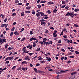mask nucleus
<instances>
[{
	"mask_svg": "<svg viewBox=\"0 0 79 79\" xmlns=\"http://www.w3.org/2000/svg\"><path fill=\"white\" fill-rule=\"evenodd\" d=\"M46 21L45 20H44V19L40 20V21L42 22L41 23V25H43V24H46V23H45L44 22V21Z\"/></svg>",
	"mask_w": 79,
	"mask_h": 79,
	"instance_id": "obj_1",
	"label": "nucleus"
},
{
	"mask_svg": "<svg viewBox=\"0 0 79 79\" xmlns=\"http://www.w3.org/2000/svg\"><path fill=\"white\" fill-rule=\"evenodd\" d=\"M69 15L70 16H71V17H73V16H74V15H73V13H69V12H68L66 14V16H69Z\"/></svg>",
	"mask_w": 79,
	"mask_h": 79,
	"instance_id": "obj_2",
	"label": "nucleus"
},
{
	"mask_svg": "<svg viewBox=\"0 0 79 79\" xmlns=\"http://www.w3.org/2000/svg\"><path fill=\"white\" fill-rule=\"evenodd\" d=\"M25 60H26L29 61V60H31V59H30V57H29L28 56H27L26 57L25 56Z\"/></svg>",
	"mask_w": 79,
	"mask_h": 79,
	"instance_id": "obj_3",
	"label": "nucleus"
},
{
	"mask_svg": "<svg viewBox=\"0 0 79 79\" xmlns=\"http://www.w3.org/2000/svg\"><path fill=\"white\" fill-rule=\"evenodd\" d=\"M30 41H32V40H37V38H34L32 37L30 38Z\"/></svg>",
	"mask_w": 79,
	"mask_h": 79,
	"instance_id": "obj_4",
	"label": "nucleus"
},
{
	"mask_svg": "<svg viewBox=\"0 0 79 79\" xmlns=\"http://www.w3.org/2000/svg\"><path fill=\"white\" fill-rule=\"evenodd\" d=\"M14 34H15V35H19V34L17 31L15 32Z\"/></svg>",
	"mask_w": 79,
	"mask_h": 79,
	"instance_id": "obj_5",
	"label": "nucleus"
},
{
	"mask_svg": "<svg viewBox=\"0 0 79 79\" xmlns=\"http://www.w3.org/2000/svg\"><path fill=\"white\" fill-rule=\"evenodd\" d=\"M53 2H52V1H50L49 2H48V4L49 5H53Z\"/></svg>",
	"mask_w": 79,
	"mask_h": 79,
	"instance_id": "obj_6",
	"label": "nucleus"
},
{
	"mask_svg": "<svg viewBox=\"0 0 79 79\" xmlns=\"http://www.w3.org/2000/svg\"><path fill=\"white\" fill-rule=\"evenodd\" d=\"M36 15L37 17H39V16H40V13L39 12H38L36 14Z\"/></svg>",
	"mask_w": 79,
	"mask_h": 79,
	"instance_id": "obj_7",
	"label": "nucleus"
},
{
	"mask_svg": "<svg viewBox=\"0 0 79 79\" xmlns=\"http://www.w3.org/2000/svg\"><path fill=\"white\" fill-rule=\"evenodd\" d=\"M26 47H24L22 49V51H23L24 52H26L27 50H26Z\"/></svg>",
	"mask_w": 79,
	"mask_h": 79,
	"instance_id": "obj_8",
	"label": "nucleus"
},
{
	"mask_svg": "<svg viewBox=\"0 0 79 79\" xmlns=\"http://www.w3.org/2000/svg\"><path fill=\"white\" fill-rule=\"evenodd\" d=\"M16 13H13L12 14L11 16H13V17H14L15 16H16Z\"/></svg>",
	"mask_w": 79,
	"mask_h": 79,
	"instance_id": "obj_9",
	"label": "nucleus"
},
{
	"mask_svg": "<svg viewBox=\"0 0 79 79\" xmlns=\"http://www.w3.org/2000/svg\"><path fill=\"white\" fill-rule=\"evenodd\" d=\"M8 58L9 60H12V59L13 58V56L8 57Z\"/></svg>",
	"mask_w": 79,
	"mask_h": 79,
	"instance_id": "obj_10",
	"label": "nucleus"
},
{
	"mask_svg": "<svg viewBox=\"0 0 79 79\" xmlns=\"http://www.w3.org/2000/svg\"><path fill=\"white\" fill-rule=\"evenodd\" d=\"M77 73L76 72L72 73H71V75H72V76H74V75H75V74H76Z\"/></svg>",
	"mask_w": 79,
	"mask_h": 79,
	"instance_id": "obj_11",
	"label": "nucleus"
},
{
	"mask_svg": "<svg viewBox=\"0 0 79 79\" xmlns=\"http://www.w3.org/2000/svg\"><path fill=\"white\" fill-rule=\"evenodd\" d=\"M53 11L54 13H56L57 10L56 8L54 9V10H53Z\"/></svg>",
	"mask_w": 79,
	"mask_h": 79,
	"instance_id": "obj_12",
	"label": "nucleus"
},
{
	"mask_svg": "<svg viewBox=\"0 0 79 79\" xmlns=\"http://www.w3.org/2000/svg\"><path fill=\"white\" fill-rule=\"evenodd\" d=\"M53 35L54 37H56L57 36V34L56 33H53Z\"/></svg>",
	"mask_w": 79,
	"mask_h": 79,
	"instance_id": "obj_13",
	"label": "nucleus"
},
{
	"mask_svg": "<svg viewBox=\"0 0 79 79\" xmlns=\"http://www.w3.org/2000/svg\"><path fill=\"white\" fill-rule=\"evenodd\" d=\"M36 73H43V72L40 70H38L37 71H36Z\"/></svg>",
	"mask_w": 79,
	"mask_h": 79,
	"instance_id": "obj_14",
	"label": "nucleus"
},
{
	"mask_svg": "<svg viewBox=\"0 0 79 79\" xmlns=\"http://www.w3.org/2000/svg\"><path fill=\"white\" fill-rule=\"evenodd\" d=\"M24 15H25L24 12H22L21 13V16H24Z\"/></svg>",
	"mask_w": 79,
	"mask_h": 79,
	"instance_id": "obj_15",
	"label": "nucleus"
},
{
	"mask_svg": "<svg viewBox=\"0 0 79 79\" xmlns=\"http://www.w3.org/2000/svg\"><path fill=\"white\" fill-rule=\"evenodd\" d=\"M31 7L30 6H28L26 8V10H30V9H31Z\"/></svg>",
	"mask_w": 79,
	"mask_h": 79,
	"instance_id": "obj_16",
	"label": "nucleus"
},
{
	"mask_svg": "<svg viewBox=\"0 0 79 79\" xmlns=\"http://www.w3.org/2000/svg\"><path fill=\"white\" fill-rule=\"evenodd\" d=\"M8 46V44H6L5 46V48L6 49Z\"/></svg>",
	"mask_w": 79,
	"mask_h": 79,
	"instance_id": "obj_17",
	"label": "nucleus"
},
{
	"mask_svg": "<svg viewBox=\"0 0 79 79\" xmlns=\"http://www.w3.org/2000/svg\"><path fill=\"white\" fill-rule=\"evenodd\" d=\"M79 9L78 8L74 10V11L75 12H77V11H79Z\"/></svg>",
	"mask_w": 79,
	"mask_h": 79,
	"instance_id": "obj_18",
	"label": "nucleus"
},
{
	"mask_svg": "<svg viewBox=\"0 0 79 79\" xmlns=\"http://www.w3.org/2000/svg\"><path fill=\"white\" fill-rule=\"evenodd\" d=\"M40 14L41 16H44V14L43 12H40Z\"/></svg>",
	"mask_w": 79,
	"mask_h": 79,
	"instance_id": "obj_19",
	"label": "nucleus"
},
{
	"mask_svg": "<svg viewBox=\"0 0 79 79\" xmlns=\"http://www.w3.org/2000/svg\"><path fill=\"white\" fill-rule=\"evenodd\" d=\"M6 24H3L2 25L1 27H3L4 26H6Z\"/></svg>",
	"mask_w": 79,
	"mask_h": 79,
	"instance_id": "obj_20",
	"label": "nucleus"
},
{
	"mask_svg": "<svg viewBox=\"0 0 79 79\" xmlns=\"http://www.w3.org/2000/svg\"><path fill=\"white\" fill-rule=\"evenodd\" d=\"M33 48H34V47H35L36 46L35 43V42H34L33 43Z\"/></svg>",
	"mask_w": 79,
	"mask_h": 79,
	"instance_id": "obj_21",
	"label": "nucleus"
},
{
	"mask_svg": "<svg viewBox=\"0 0 79 79\" xmlns=\"http://www.w3.org/2000/svg\"><path fill=\"white\" fill-rule=\"evenodd\" d=\"M13 34H14L13 32H11L10 33V37H11V36H12V35H13Z\"/></svg>",
	"mask_w": 79,
	"mask_h": 79,
	"instance_id": "obj_22",
	"label": "nucleus"
},
{
	"mask_svg": "<svg viewBox=\"0 0 79 79\" xmlns=\"http://www.w3.org/2000/svg\"><path fill=\"white\" fill-rule=\"evenodd\" d=\"M75 53H76V54H77V55H78V54H79V52H77L76 51H75Z\"/></svg>",
	"mask_w": 79,
	"mask_h": 79,
	"instance_id": "obj_23",
	"label": "nucleus"
},
{
	"mask_svg": "<svg viewBox=\"0 0 79 79\" xmlns=\"http://www.w3.org/2000/svg\"><path fill=\"white\" fill-rule=\"evenodd\" d=\"M51 58L49 57L48 58V59H47V61H51Z\"/></svg>",
	"mask_w": 79,
	"mask_h": 79,
	"instance_id": "obj_24",
	"label": "nucleus"
},
{
	"mask_svg": "<svg viewBox=\"0 0 79 79\" xmlns=\"http://www.w3.org/2000/svg\"><path fill=\"white\" fill-rule=\"evenodd\" d=\"M40 48H38L36 50V51H37V52H39V51H40Z\"/></svg>",
	"mask_w": 79,
	"mask_h": 79,
	"instance_id": "obj_25",
	"label": "nucleus"
},
{
	"mask_svg": "<svg viewBox=\"0 0 79 79\" xmlns=\"http://www.w3.org/2000/svg\"><path fill=\"white\" fill-rule=\"evenodd\" d=\"M62 3L63 5H64V4H65V2L64 1H62Z\"/></svg>",
	"mask_w": 79,
	"mask_h": 79,
	"instance_id": "obj_26",
	"label": "nucleus"
},
{
	"mask_svg": "<svg viewBox=\"0 0 79 79\" xmlns=\"http://www.w3.org/2000/svg\"><path fill=\"white\" fill-rule=\"evenodd\" d=\"M30 35H32L33 34V32H32V31H31L30 32Z\"/></svg>",
	"mask_w": 79,
	"mask_h": 79,
	"instance_id": "obj_27",
	"label": "nucleus"
},
{
	"mask_svg": "<svg viewBox=\"0 0 79 79\" xmlns=\"http://www.w3.org/2000/svg\"><path fill=\"white\" fill-rule=\"evenodd\" d=\"M24 30V28H22L21 29V31H20V32H23V31Z\"/></svg>",
	"mask_w": 79,
	"mask_h": 79,
	"instance_id": "obj_28",
	"label": "nucleus"
},
{
	"mask_svg": "<svg viewBox=\"0 0 79 79\" xmlns=\"http://www.w3.org/2000/svg\"><path fill=\"white\" fill-rule=\"evenodd\" d=\"M25 12L26 13H31V11L28 10V11H26Z\"/></svg>",
	"mask_w": 79,
	"mask_h": 79,
	"instance_id": "obj_29",
	"label": "nucleus"
},
{
	"mask_svg": "<svg viewBox=\"0 0 79 79\" xmlns=\"http://www.w3.org/2000/svg\"><path fill=\"white\" fill-rule=\"evenodd\" d=\"M22 69L23 71H26V68H22Z\"/></svg>",
	"mask_w": 79,
	"mask_h": 79,
	"instance_id": "obj_30",
	"label": "nucleus"
},
{
	"mask_svg": "<svg viewBox=\"0 0 79 79\" xmlns=\"http://www.w3.org/2000/svg\"><path fill=\"white\" fill-rule=\"evenodd\" d=\"M45 2H46V1H41L40 2V3H45Z\"/></svg>",
	"mask_w": 79,
	"mask_h": 79,
	"instance_id": "obj_31",
	"label": "nucleus"
},
{
	"mask_svg": "<svg viewBox=\"0 0 79 79\" xmlns=\"http://www.w3.org/2000/svg\"><path fill=\"white\" fill-rule=\"evenodd\" d=\"M65 71H63V70H61L60 72L61 73H64V72H65Z\"/></svg>",
	"mask_w": 79,
	"mask_h": 79,
	"instance_id": "obj_32",
	"label": "nucleus"
},
{
	"mask_svg": "<svg viewBox=\"0 0 79 79\" xmlns=\"http://www.w3.org/2000/svg\"><path fill=\"white\" fill-rule=\"evenodd\" d=\"M6 39H5V38H4L2 39V41H3L4 42H6Z\"/></svg>",
	"mask_w": 79,
	"mask_h": 79,
	"instance_id": "obj_33",
	"label": "nucleus"
},
{
	"mask_svg": "<svg viewBox=\"0 0 79 79\" xmlns=\"http://www.w3.org/2000/svg\"><path fill=\"white\" fill-rule=\"evenodd\" d=\"M74 26H75V27H79V25L77 24H74Z\"/></svg>",
	"mask_w": 79,
	"mask_h": 79,
	"instance_id": "obj_34",
	"label": "nucleus"
},
{
	"mask_svg": "<svg viewBox=\"0 0 79 79\" xmlns=\"http://www.w3.org/2000/svg\"><path fill=\"white\" fill-rule=\"evenodd\" d=\"M38 7V8H40V7H41V6L40 5H37Z\"/></svg>",
	"mask_w": 79,
	"mask_h": 79,
	"instance_id": "obj_35",
	"label": "nucleus"
},
{
	"mask_svg": "<svg viewBox=\"0 0 79 79\" xmlns=\"http://www.w3.org/2000/svg\"><path fill=\"white\" fill-rule=\"evenodd\" d=\"M19 1L18 0H16L15 1V3H19Z\"/></svg>",
	"mask_w": 79,
	"mask_h": 79,
	"instance_id": "obj_36",
	"label": "nucleus"
},
{
	"mask_svg": "<svg viewBox=\"0 0 79 79\" xmlns=\"http://www.w3.org/2000/svg\"><path fill=\"white\" fill-rule=\"evenodd\" d=\"M39 44H40L41 45H42L44 44V42L42 41L41 42L40 41V42H39Z\"/></svg>",
	"mask_w": 79,
	"mask_h": 79,
	"instance_id": "obj_37",
	"label": "nucleus"
},
{
	"mask_svg": "<svg viewBox=\"0 0 79 79\" xmlns=\"http://www.w3.org/2000/svg\"><path fill=\"white\" fill-rule=\"evenodd\" d=\"M15 68H16V66H15L14 67H13V68H12V69L13 70H14V69H15Z\"/></svg>",
	"mask_w": 79,
	"mask_h": 79,
	"instance_id": "obj_38",
	"label": "nucleus"
},
{
	"mask_svg": "<svg viewBox=\"0 0 79 79\" xmlns=\"http://www.w3.org/2000/svg\"><path fill=\"white\" fill-rule=\"evenodd\" d=\"M42 59H43V58H42L40 57L38 59V60H40H40H42Z\"/></svg>",
	"mask_w": 79,
	"mask_h": 79,
	"instance_id": "obj_39",
	"label": "nucleus"
},
{
	"mask_svg": "<svg viewBox=\"0 0 79 79\" xmlns=\"http://www.w3.org/2000/svg\"><path fill=\"white\" fill-rule=\"evenodd\" d=\"M28 55H29L30 56H32V55H33V53H28Z\"/></svg>",
	"mask_w": 79,
	"mask_h": 79,
	"instance_id": "obj_40",
	"label": "nucleus"
},
{
	"mask_svg": "<svg viewBox=\"0 0 79 79\" xmlns=\"http://www.w3.org/2000/svg\"><path fill=\"white\" fill-rule=\"evenodd\" d=\"M64 59V57H62L61 58V60L63 61Z\"/></svg>",
	"mask_w": 79,
	"mask_h": 79,
	"instance_id": "obj_41",
	"label": "nucleus"
},
{
	"mask_svg": "<svg viewBox=\"0 0 79 79\" xmlns=\"http://www.w3.org/2000/svg\"><path fill=\"white\" fill-rule=\"evenodd\" d=\"M65 6H66V5H64L63 6H62L61 7V8H64V7H65Z\"/></svg>",
	"mask_w": 79,
	"mask_h": 79,
	"instance_id": "obj_42",
	"label": "nucleus"
},
{
	"mask_svg": "<svg viewBox=\"0 0 79 79\" xmlns=\"http://www.w3.org/2000/svg\"><path fill=\"white\" fill-rule=\"evenodd\" d=\"M23 3H19L17 4L18 5H22Z\"/></svg>",
	"mask_w": 79,
	"mask_h": 79,
	"instance_id": "obj_43",
	"label": "nucleus"
},
{
	"mask_svg": "<svg viewBox=\"0 0 79 79\" xmlns=\"http://www.w3.org/2000/svg\"><path fill=\"white\" fill-rule=\"evenodd\" d=\"M57 42L58 43H59V44H61V40H59Z\"/></svg>",
	"mask_w": 79,
	"mask_h": 79,
	"instance_id": "obj_44",
	"label": "nucleus"
},
{
	"mask_svg": "<svg viewBox=\"0 0 79 79\" xmlns=\"http://www.w3.org/2000/svg\"><path fill=\"white\" fill-rule=\"evenodd\" d=\"M15 30V27H13L12 29H11L12 31H13Z\"/></svg>",
	"mask_w": 79,
	"mask_h": 79,
	"instance_id": "obj_45",
	"label": "nucleus"
},
{
	"mask_svg": "<svg viewBox=\"0 0 79 79\" xmlns=\"http://www.w3.org/2000/svg\"><path fill=\"white\" fill-rule=\"evenodd\" d=\"M47 38H44L43 40V41H47Z\"/></svg>",
	"mask_w": 79,
	"mask_h": 79,
	"instance_id": "obj_46",
	"label": "nucleus"
},
{
	"mask_svg": "<svg viewBox=\"0 0 79 79\" xmlns=\"http://www.w3.org/2000/svg\"><path fill=\"white\" fill-rule=\"evenodd\" d=\"M70 63H71V61L69 60V61H68L67 62V63H68V64H69Z\"/></svg>",
	"mask_w": 79,
	"mask_h": 79,
	"instance_id": "obj_47",
	"label": "nucleus"
},
{
	"mask_svg": "<svg viewBox=\"0 0 79 79\" xmlns=\"http://www.w3.org/2000/svg\"><path fill=\"white\" fill-rule=\"evenodd\" d=\"M48 13L49 14H50L51 13V12H50V10H48Z\"/></svg>",
	"mask_w": 79,
	"mask_h": 79,
	"instance_id": "obj_48",
	"label": "nucleus"
},
{
	"mask_svg": "<svg viewBox=\"0 0 79 79\" xmlns=\"http://www.w3.org/2000/svg\"><path fill=\"white\" fill-rule=\"evenodd\" d=\"M35 66H40V64L38 63L37 64H35Z\"/></svg>",
	"mask_w": 79,
	"mask_h": 79,
	"instance_id": "obj_49",
	"label": "nucleus"
},
{
	"mask_svg": "<svg viewBox=\"0 0 79 79\" xmlns=\"http://www.w3.org/2000/svg\"><path fill=\"white\" fill-rule=\"evenodd\" d=\"M19 58V57H16V58H15L14 59L15 60H17V59H18Z\"/></svg>",
	"mask_w": 79,
	"mask_h": 79,
	"instance_id": "obj_50",
	"label": "nucleus"
},
{
	"mask_svg": "<svg viewBox=\"0 0 79 79\" xmlns=\"http://www.w3.org/2000/svg\"><path fill=\"white\" fill-rule=\"evenodd\" d=\"M2 38H0V43H2Z\"/></svg>",
	"mask_w": 79,
	"mask_h": 79,
	"instance_id": "obj_51",
	"label": "nucleus"
},
{
	"mask_svg": "<svg viewBox=\"0 0 79 79\" xmlns=\"http://www.w3.org/2000/svg\"><path fill=\"white\" fill-rule=\"evenodd\" d=\"M63 35V31H62L61 32V33L60 34V35Z\"/></svg>",
	"mask_w": 79,
	"mask_h": 79,
	"instance_id": "obj_52",
	"label": "nucleus"
},
{
	"mask_svg": "<svg viewBox=\"0 0 79 79\" xmlns=\"http://www.w3.org/2000/svg\"><path fill=\"white\" fill-rule=\"evenodd\" d=\"M61 51H62V52H65V50L63 48H62L61 49Z\"/></svg>",
	"mask_w": 79,
	"mask_h": 79,
	"instance_id": "obj_53",
	"label": "nucleus"
},
{
	"mask_svg": "<svg viewBox=\"0 0 79 79\" xmlns=\"http://www.w3.org/2000/svg\"><path fill=\"white\" fill-rule=\"evenodd\" d=\"M62 31H63L64 32L65 31H66V28H64L62 30Z\"/></svg>",
	"mask_w": 79,
	"mask_h": 79,
	"instance_id": "obj_54",
	"label": "nucleus"
},
{
	"mask_svg": "<svg viewBox=\"0 0 79 79\" xmlns=\"http://www.w3.org/2000/svg\"><path fill=\"white\" fill-rule=\"evenodd\" d=\"M70 58H74V56H69Z\"/></svg>",
	"mask_w": 79,
	"mask_h": 79,
	"instance_id": "obj_55",
	"label": "nucleus"
},
{
	"mask_svg": "<svg viewBox=\"0 0 79 79\" xmlns=\"http://www.w3.org/2000/svg\"><path fill=\"white\" fill-rule=\"evenodd\" d=\"M50 29H52L53 30H54L55 29H54L53 27H51L50 28Z\"/></svg>",
	"mask_w": 79,
	"mask_h": 79,
	"instance_id": "obj_56",
	"label": "nucleus"
},
{
	"mask_svg": "<svg viewBox=\"0 0 79 79\" xmlns=\"http://www.w3.org/2000/svg\"><path fill=\"white\" fill-rule=\"evenodd\" d=\"M32 11H33V12H32V14H35V11H34V10H32Z\"/></svg>",
	"mask_w": 79,
	"mask_h": 79,
	"instance_id": "obj_57",
	"label": "nucleus"
},
{
	"mask_svg": "<svg viewBox=\"0 0 79 79\" xmlns=\"http://www.w3.org/2000/svg\"><path fill=\"white\" fill-rule=\"evenodd\" d=\"M34 70V71H35V72H36V71H37V69L36 68H34V69H33Z\"/></svg>",
	"mask_w": 79,
	"mask_h": 79,
	"instance_id": "obj_58",
	"label": "nucleus"
},
{
	"mask_svg": "<svg viewBox=\"0 0 79 79\" xmlns=\"http://www.w3.org/2000/svg\"><path fill=\"white\" fill-rule=\"evenodd\" d=\"M23 40V41H24V40H26V38H25V37H24L23 39H22Z\"/></svg>",
	"mask_w": 79,
	"mask_h": 79,
	"instance_id": "obj_59",
	"label": "nucleus"
},
{
	"mask_svg": "<svg viewBox=\"0 0 79 79\" xmlns=\"http://www.w3.org/2000/svg\"><path fill=\"white\" fill-rule=\"evenodd\" d=\"M65 9L66 10H68V8H69V7L68 6H67L66 7H65Z\"/></svg>",
	"mask_w": 79,
	"mask_h": 79,
	"instance_id": "obj_60",
	"label": "nucleus"
},
{
	"mask_svg": "<svg viewBox=\"0 0 79 79\" xmlns=\"http://www.w3.org/2000/svg\"><path fill=\"white\" fill-rule=\"evenodd\" d=\"M49 43L50 44H53V43L52 42V41H49Z\"/></svg>",
	"mask_w": 79,
	"mask_h": 79,
	"instance_id": "obj_61",
	"label": "nucleus"
},
{
	"mask_svg": "<svg viewBox=\"0 0 79 79\" xmlns=\"http://www.w3.org/2000/svg\"><path fill=\"white\" fill-rule=\"evenodd\" d=\"M66 26H70V24L69 23H67L66 24Z\"/></svg>",
	"mask_w": 79,
	"mask_h": 79,
	"instance_id": "obj_62",
	"label": "nucleus"
},
{
	"mask_svg": "<svg viewBox=\"0 0 79 79\" xmlns=\"http://www.w3.org/2000/svg\"><path fill=\"white\" fill-rule=\"evenodd\" d=\"M44 63H45V61L44 60H43L41 62V63L44 64Z\"/></svg>",
	"mask_w": 79,
	"mask_h": 79,
	"instance_id": "obj_63",
	"label": "nucleus"
},
{
	"mask_svg": "<svg viewBox=\"0 0 79 79\" xmlns=\"http://www.w3.org/2000/svg\"><path fill=\"white\" fill-rule=\"evenodd\" d=\"M1 16H2V18H4V15H3L2 14V15H1Z\"/></svg>",
	"mask_w": 79,
	"mask_h": 79,
	"instance_id": "obj_64",
	"label": "nucleus"
}]
</instances>
